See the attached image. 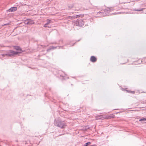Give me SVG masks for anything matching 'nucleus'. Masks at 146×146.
<instances>
[{"label":"nucleus","mask_w":146,"mask_h":146,"mask_svg":"<svg viewBox=\"0 0 146 146\" xmlns=\"http://www.w3.org/2000/svg\"><path fill=\"white\" fill-rule=\"evenodd\" d=\"M54 125L55 126L59 127L61 129H64L66 126V123L64 121L61 120H56L54 121Z\"/></svg>","instance_id":"1"},{"label":"nucleus","mask_w":146,"mask_h":146,"mask_svg":"<svg viewBox=\"0 0 146 146\" xmlns=\"http://www.w3.org/2000/svg\"><path fill=\"white\" fill-rule=\"evenodd\" d=\"M14 48L15 49L19 51L15 52L12 50H10V52L11 54L8 55H17L21 53V52L23 51L20 47L18 46H14Z\"/></svg>","instance_id":"2"},{"label":"nucleus","mask_w":146,"mask_h":146,"mask_svg":"<svg viewBox=\"0 0 146 146\" xmlns=\"http://www.w3.org/2000/svg\"><path fill=\"white\" fill-rule=\"evenodd\" d=\"M74 24L76 26L81 27L84 25L83 21L82 20H77L75 21Z\"/></svg>","instance_id":"3"},{"label":"nucleus","mask_w":146,"mask_h":146,"mask_svg":"<svg viewBox=\"0 0 146 146\" xmlns=\"http://www.w3.org/2000/svg\"><path fill=\"white\" fill-rule=\"evenodd\" d=\"M109 11L107 9H105L101 12H98V13L100 14L102 16H104L108 15Z\"/></svg>","instance_id":"4"},{"label":"nucleus","mask_w":146,"mask_h":146,"mask_svg":"<svg viewBox=\"0 0 146 146\" xmlns=\"http://www.w3.org/2000/svg\"><path fill=\"white\" fill-rule=\"evenodd\" d=\"M97 59L94 56H92L90 58V60L92 62H94L96 61Z\"/></svg>","instance_id":"5"},{"label":"nucleus","mask_w":146,"mask_h":146,"mask_svg":"<svg viewBox=\"0 0 146 146\" xmlns=\"http://www.w3.org/2000/svg\"><path fill=\"white\" fill-rule=\"evenodd\" d=\"M17 9V8L16 7H13L9 9L8 11L9 12H14L16 11Z\"/></svg>","instance_id":"6"},{"label":"nucleus","mask_w":146,"mask_h":146,"mask_svg":"<svg viewBox=\"0 0 146 146\" xmlns=\"http://www.w3.org/2000/svg\"><path fill=\"white\" fill-rule=\"evenodd\" d=\"M58 47L59 48H60L59 46H58ZM57 46H56V47H54V46H50V47L49 48H48V49L47 50V51L48 52H49L50 51V50H51L55 49V48H57Z\"/></svg>","instance_id":"7"},{"label":"nucleus","mask_w":146,"mask_h":146,"mask_svg":"<svg viewBox=\"0 0 146 146\" xmlns=\"http://www.w3.org/2000/svg\"><path fill=\"white\" fill-rule=\"evenodd\" d=\"M27 21L29 22V25H31L33 24H34L35 22L33 20L30 19H27Z\"/></svg>","instance_id":"8"},{"label":"nucleus","mask_w":146,"mask_h":146,"mask_svg":"<svg viewBox=\"0 0 146 146\" xmlns=\"http://www.w3.org/2000/svg\"><path fill=\"white\" fill-rule=\"evenodd\" d=\"M115 117V116L113 114H110V115H109L108 116H107L106 118L107 119H111V118H113Z\"/></svg>","instance_id":"9"},{"label":"nucleus","mask_w":146,"mask_h":146,"mask_svg":"<svg viewBox=\"0 0 146 146\" xmlns=\"http://www.w3.org/2000/svg\"><path fill=\"white\" fill-rule=\"evenodd\" d=\"M144 8H142L140 9H133L134 11H142L143 10Z\"/></svg>","instance_id":"10"},{"label":"nucleus","mask_w":146,"mask_h":146,"mask_svg":"<svg viewBox=\"0 0 146 146\" xmlns=\"http://www.w3.org/2000/svg\"><path fill=\"white\" fill-rule=\"evenodd\" d=\"M51 22V21L50 20H49V19H48L47 20V23H46L47 25H48Z\"/></svg>","instance_id":"11"},{"label":"nucleus","mask_w":146,"mask_h":146,"mask_svg":"<svg viewBox=\"0 0 146 146\" xmlns=\"http://www.w3.org/2000/svg\"><path fill=\"white\" fill-rule=\"evenodd\" d=\"M146 120V118H143L142 119H140L139 121H145Z\"/></svg>","instance_id":"12"},{"label":"nucleus","mask_w":146,"mask_h":146,"mask_svg":"<svg viewBox=\"0 0 146 146\" xmlns=\"http://www.w3.org/2000/svg\"><path fill=\"white\" fill-rule=\"evenodd\" d=\"M77 17H84V15H77Z\"/></svg>","instance_id":"13"},{"label":"nucleus","mask_w":146,"mask_h":146,"mask_svg":"<svg viewBox=\"0 0 146 146\" xmlns=\"http://www.w3.org/2000/svg\"><path fill=\"white\" fill-rule=\"evenodd\" d=\"M44 27H48V28H50V27L49 26H48V25H47V24L46 23L45 24L44 26Z\"/></svg>","instance_id":"14"},{"label":"nucleus","mask_w":146,"mask_h":146,"mask_svg":"<svg viewBox=\"0 0 146 146\" xmlns=\"http://www.w3.org/2000/svg\"><path fill=\"white\" fill-rule=\"evenodd\" d=\"M25 24L27 25H29V22L27 21V19L25 21Z\"/></svg>","instance_id":"15"},{"label":"nucleus","mask_w":146,"mask_h":146,"mask_svg":"<svg viewBox=\"0 0 146 146\" xmlns=\"http://www.w3.org/2000/svg\"><path fill=\"white\" fill-rule=\"evenodd\" d=\"M130 93H132L133 94H134L135 93V92L134 91H130Z\"/></svg>","instance_id":"16"},{"label":"nucleus","mask_w":146,"mask_h":146,"mask_svg":"<svg viewBox=\"0 0 146 146\" xmlns=\"http://www.w3.org/2000/svg\"><path fill=\"white\" fill-rule=\"evenodd\" d=\"M39 46H42V48H44V47H45V46H44V45H39Z\"/></svg>","instance_id":"17"},{"label":"nucleus","mask_w":146,"mask_h":146,"mask_svg":"<svg viewBox=\"0 0 146 146\" xmlns=\"http://www.w3.org/2000/svg\"><path fill=\"white\" fill-rule=\"evenodd\" d=\"M127 91V92H130V91H129V90H126Z\"/></svg>","instance_id":"18"},{"label":"nucleus","mask_w":146,"mask_h":146,"mask_svg":"<svg viewBox=\"0 0 146 146\" xmlns=\"http://www.w3.org/2000/svg\"><path fill=\"white\" fill-rule=\"evenodd\" d=\"M6 56H11V55H6Z\"/></svg>","instance_id":"19"},{"label":"nucleus","mask_w":146,"mask_h":146,"mask_svg":"<svg viewBox=\"0 0 146 146\" xmlns=\"http://www.w3.org/2000/svg\"><path fill=\"white\" fill-rule=\"evenodd\" d=\"M118 109H114V110H117Z\"/></svg>","instance_id":"20"},{"label":"nucleus","mask_w":146,"mask_h":146,"mask_svg":"<svg viewBox=\"0 0 146 146\" xmlns=\"http://www.w3.org/2000/svg\"><path fill=\"white\" fill-rule=\"evenodd\" d=\"M2 56H5V55H2Z\"/></svg>","instance_id":"21"}]
</instances>
